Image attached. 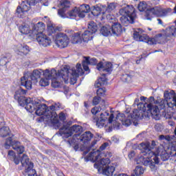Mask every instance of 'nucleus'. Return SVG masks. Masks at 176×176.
I'll return each mask as SVG.
<instances>
[{
	"label": "nucleus",
	"instance_id": "obj_1",
	"mask_svg": "<svg viewBox=\"0 0 176 176\" xmlns=\"http://www.w3.org/2000/svg\"><path fill=\"white\" fill-rule=\"evenodd\" d=\"M164 99H162L158 106L152 105L151 103H139L138 104V109H134L133 113L129 114L118 113L113 120V113L110 111H104L100 114V129L107 127L109 124H112L113 127L116 130L120 129L122 124L126 127H129L133 122L140 120L145 116H152L153 119L159 120L160 119V109H165V119H174V112L176 109V96L174 92L166 91L164 94Z\"/></svg>",
	"mask_w": 176,
	"mask_h": 176
},
{
	"label": "nucleus",
	"instance_id": "obj_2",
	"mask_svg": "<svg viewBox=\"0 0 176 176\" xmlns=\"http://www.w3.org/2000/svg\"><path fill=\"white\" fill-rule=\"evenodd\" d=\"M27 90L19 88L16 91L14 96V100H16L21 107H25L26 111L32 113L35 111L36 115L41 116L39 122H51L52 124L58 126V117L57 116V111L54 104L47 107L45 104H41V100L38 99H31V98H25Z\"/></svg>",
	"mask_w": 176,
	"mask_h": 176
},
{
	"label": "nucleus",
	"instance_id": "obj_3",
	"mask_svg": "<svg viewBox=\"0 0 176 176\" xmlns=\"http://www.w3.org/2000/svg\"><path fill=\"white\" fill-rule=\"evenodd\" d=\"M138 148L142 151L140 156L136 159L137 164L149 166L151 171L157 170L156 164H159L158 156H160L162 162H166L170 156H176V142L169 144L166 150L156 147V153L151 149V144L148 142L140 143Z\"/></svg>",
	"mask_w": 176,
	"mask_h": 176
},
{
	"label": "nucleus",
	"instance_id": "obj_4",
	"mask_svg": "<svg viewBox=\"0 0 176 176\" xmlns=\"http://www.w3.org/2000/svg\"><path fill=\"white\" fill-rule=\"evenodd\" d=\"M41 72L43 74V76L47 79L53 80L55 78H58L61 75L62 79H63L65 83H68V80L71 82H76V78L79 76L83 75V69H82V65L79 63L76 65V67L72 69L68 68V66L64 67L60 70L56 71L54 69L50 70L46 69L45 71L41 69Z\"/></svg>",
	"mask_w": 176,
	"mask_h": 176
},
{
	"label": "nucleus",
	"instance_id": "obj_5",
	"mask_svg": "<svg viewBox=\"0 0 176 176\" xmlns=\"http://www.w3.org/2000/svg\"><path fill=\"white\" fill-rule=\"evenodd\" d=\"M176 36V25L170 26L164 30L162 33L155 35V38H149L148 35L144 34V30L138 28L133 32V38L138 42H145L148 45H156L157 43H164L167 38Z\"/></svg>",
	"mask_w": 176,
	"mask_h": 176
},
{
	"label": "nucleus",
	"instance_id": "obj_6",
	"mask_svg": "<svg viewBox=\"0 0 176 176\" xmlns=\"http://www.w3.org/2000/svg\"><path fill=\"white\" fill-rule=\"evenodd\" d=\"M60 6L62 8L58 10V14L62 19H74L75 17H81L83 19L85 15L80 14L78 8H75L74 10L67 12L68 9L71 7V1L69 0H60Z\"/></svg>",
	"mask_w": 176,
	"mask_h": 176
},
{
	"label": "nucleus",
	"instance_id": "obj_7",
	"mask_svg": "<svg viewBox=\"0 0 176 176\" xmlns=\"http://www.w3.org/2000/svg\"><path fill=\"white\" fill-rule=\"evenodd\" d=\"M45 28V23H37L33 26V35H36V40L40 45L46 47L52 43V40L43 33Z\"/></svg>",
	"mask_w": 176,
	"mask_h": 176
},
{
	"label": "nucleus",
	"instance_id": "obj_8",
	"mask_svg": "<svg viewBox=\"0 0 176 176\" xmlns=\"http://www.w3.org/2000/svg\"><path fill=\"white\" fill-rule=\"evenodd\" d=\"M45 28V23H37L33 26V35H36V40L40 45L46 47L52 43V40L43 33Z\"/></svg>",
	"mask_w": 176,
	"mask_h": 176
},
{
	"label": "nucleus",
	"instance_id": "obj_9",
	"mask_svg": "<svg viewBox=\"0 0 176 176\" xmlns=\"http://www.w3.org/2000/svg\"><path fill=\"white\" fill-rule=\"evenodd\" d=\"M120 14L122 16L120 20L122 25L127 27L129 24H133L135 20V10L133 6H126L120 10Z\"/></svg>",
	"mask_w": 176,
	"mask_h": 176
},
{
	"label": "nucleus",
	"instance_id": "obj_10",
	"mask_svg": "<svg viewBox=\"0 0 176 176\" xmlns=\"http://www.w3.org/2000/svg\"><path fill=\"white\" fill-rule=\"evenodd\" d=\"M138 8L140 12H145V10H148L149 14H154V16H156L157 17H166V16L173 12L171 8H162L160 7L148 8V5L145 1L140 2L138 4Z\"/></svg>",
	"mask_w": 176,
	"mask_h": 176
},
{
	"label": "nucleus",
	"instance_id": "obj_11",
	"mask_svg": "<svg viewBox=\"0 0 176 176\" xmlns=\"http://www.w3.org/2000/svg\"><path fill=\"white\" fill-rule=\"evenodd\" d=\"M94 135L90 131H86L82 135L74 134L72 138H69L67 143L69 146H73L74 148L76 151V149H79V143L82 142V144H87L89 141H91V138H93Z\"/></svg>",
	"mask_w": 176,
	"mask_h": 176
},
{
	"label": "nucleus",
	"instance_id": "obj_12",
	"mask_svg": "<svg viewBox=\"0 0 176 176\" xmlns=\"http://www.w3.org/2000/svg\"><path fill=\"white\" fill-rule=\"evenodd\" d=\"M111 160L109 158H102L96 162L94 168H97L98 173L102 172L104 175L113 176L115 171V166H109Z\"/></svg>",
	"mask_w": 176,
	"mask_h": 176
},
{
	"label": "nucleus",
	"instance_id": "obj_13",
	"mask_svg": "<svg viewBox=\"0 0 176 176\" xmlns=\"http://www.w3.org/2000/svg\"><path fill=\"white\" fill-rule=\"evenodd\" d=\"M83 131V128L80 125H73L69 128L68 125H63L62 128L59 129V134L63 138H68L72 135V134H79Z\"/></svg>",
	"mask_w": 176,
	"mask_h": 176
},
{
	"label": "nucleus",
	"instance_id": "obj_14",
	"mask_svg": "<svg viewBox=\"0 0 176 176\" xmlns=\"http://www.w3.org/2000/svg\"><path fill=\"white\" fill-rule=\"evenodd\" d=\"M107 146H109V142L103 143L99 150L96 151H91L86 157L87 162H92V163H95V162H98V160H101V156L102 153H101V151H104L107 149Z\"/></svg>",
	"mask_w": 176,
	"mask_h": 176
},
{
	"label": "nucleus",
	"instance_id": "obj_15",
	"mask_svg": "<svg viewBox=\"0 0 176 176\" xmlns=\"http://www.w3.org/2000/svg\"><path fill=\"white\" fill-rule=\"evenodd\" d=\"M97 30V24L94 23V21L89 22L88 24V30H85L81 36L83 42H89V41H91L94 37L93 34H96Z\"/></svg>",
	"mask_w": 176,
	"mask_h": 176
},
{
	"label": "nucleus",
	"instance_id": "obj_16",
	"mask_svg": "<svg viewBox=\"0 0 176 176\" xmlns=\"http://www.w3.org/2000/svg\"><path fill=\"white\" fill-rule=\"evenodd\" d=\"M4 146L6 149H9V148L12 146V149H14V151H16V152H17L19 155L24 153V151H25L24 146L21 145V143H20V142L13 141L12 138H8L6 140Z\"/></svg>",
	"mask_w": 176,
	"mask_h": 176
},
{
	"label": "nucleus",
	"instance_id": "obj_17",
	"mask_svg": "<svg viewBox=\"0 0 176 176\" xmlns=\"http://www.w3.org/2000/svg\"><path fill=\"white\" fill-rule=\"evenodd\" d=\"M53 36H55V43L58 47H60V49H64L68 46L69 38L67 34L57 32L56 34L53 35Z\"/></svg>",
	"mask_w": 176,
	"mask_h": 176
},
{
	"label": "nucleus",
	"instance_id": "obj_18",
	"mask_svg": "<svg viewBox=\"0 0 176 176\" xmlns=\"http://www.w3.org/2000/svg\"><path fill=\"white\" fill-rule=\"evenodd\" d=\"M116 6H118V5L115 3H110L107 6H104V12H102V14H104L109 21L115 20V16H113V13L115 12Z\"/></svg>",
	"mask_w": 176,
	"mask_h": 176
},
{
	"label": "nucleus",
	"instance_id": "obj_19",
	"mask_svg": "<svg viewBox=\"0 0 176 176\" xmlns=\"http://www.w3.org/2000/svg\"><path fill=\"white\" fill-rule=\"evenodd\" d=\"M31 5L27 1H23L21 6L16 8V13L18 17L23 19L25 16V13L30 10Z\"/></svg>",
	"mask_w": 176,
	"mask_h": 176
},
{
	"label": "nucleus",
	"instance_id": "obj_20",
	"mask_svg": "<svg viewBox=\"0 0 176 176\" xmlns=\"http://www.w3.org/2000/svg\"><path fill=\"white\" fill-rule=\"evenodd\" d=\"M96 68L98 71H102L103 72H107L109 74L112 72L113 67L111 63L105 62L103 63L102 62H100L98 63Z\"/></svg>",
	"mask_w": 176,
	"mask_h": 176
},
{
	"label": "nucleus",
	"instance_id": "obj_21",
	"mask_svg": "<svg viewBox=\"0 0 176 176\" xmlns=\"http://www.w3.org/2000/svg\"><path fill=\"white\" fill-rule=\"evenodd\" d=\"M14 51L19 56H26L30 52V47L25 44H18L15 46Z\"/></svg>",
	"mask_w": 176,
	"mask_h": 176
},
{
	"label": "nucleus",
	"instance_id": "obj_22",
	"mask_svg": "<svg viewBox=\"0 0 176 176\" xmlns=\"http://www.w3.org/2000/svg\"><path fill=\"white\" fill-rule=\"evenodd\" d=\"M69 39L72 43L76 45V43H82V38H80V33L75 32L74 30L67 31Z\"/></svg>",
	"mask_w": 176,
	"mask_h": 176
},
{
	"label": "nucleus",
	"instance_id": "obj_23",
	"mask_svg": "<svg viewBox=\"0 0 176 176\" xmlns=\"http://www.w3.org/2000/svg\"><path fill=\"white\" fill-rule=\"evenodd\" d=\"M97 64V59L96 58H90V56L85 57V60L82 61L83 69L87 72L90 71L89 65H96Z\"/></svg>",
	"mask_w": 176,
	"mask_h": 176
},
{
	"label": "nucleus",
	"instance_id": "obj_24",
	"mask_svg": "<svg viewBox=\"0 0 176 176\" xmlns=\"http://www.w3.org/2000/svg\"><path fill=\"white\" fill-rule=\"evenodd\" d=\"M111 25V35L113 36H119L120 34H122L123 31V28H122V25L119 23H114L113 24L110 25Z\"/></svg>",
	"mask_w": 176,
	"mask_h": 176
},
{
	"label": "nucleus",
	"instance_id": "obj_25",
	"mask_svg": "<svg viewBox=\"0 0 176 176\" xmlns=\"http://www.w3.org/2000/svg\"><path fill=\"white\" fill-rule=\"evenodd\" d=\"M25 75H27L33 83H36L38 82V79H39L41 75H42V71H41V69H34L32 73H27Z\"/></svg>",
	"mask_w": 176,
	"mask_h": 176
},
{
	"label": "nucleus",
	"instance_id": "obj_26",
	"mask_svg": "<svg viewBox=\"0 0 176 176\" xmlns=\"http://www.w3.org/2000/svg\"><path fill=\"white\" fill-rule=\"evenodd\" d=\"M32 80L30 79V77L24 74V76L21 78V85L24 86L27 90H31L32 89Z\"/></svg>",
	"mask_w": 176,
	"mask_h": 176
},
{
	"label": "nucleus",
	"instance_id": "obj_27",
	"mask_svg": "<svg viewBox=\"0 0 176 176\" xmlns=\"http://www.w3.org/2000/svg\"><path fill=\"white\" fill-rule=\"evenodd\" d=\"M5 120L3 118H0V137H8L9 135L10 129L9 127L5 126Z\"/></svg>",
	"mask_w": 176,
	"mask_h": 176
},
{
	"label": "nucleus",
	"instance_id": "obj_28",
	"mask_svg": "<svg viewBox=\"0 0 176 176\" xmlns=\"http://www.w3.org/2000/svg\"><path fill=\"white\" fill-rule=\"evenodd\" d=\"M33 25V28H34ZM19 32H21V34H23V35H28V34H32V35H34V29H32V30H31V28H30V25H21V26H19Z\"/></svg>",
	"mask_w": 176,
	"mask_h": 176
},
{
	"label": "nucleus",
	"instance_id": "obj_29",
	"mask_svg": "<svg viewBox=\"0 0 176 176\" xmlns=\"http://www.w3.org/2000/svg\"><path fill=\"white\" fill-rule=\"evenodd\" d=\"M58 79L64 82V79L60 76L58 78H55L52 80V86L54 89H58L59 87H63V82L58 81Z\"/></svg>",
	"mask_w": 176,
	"mask_h": 176
},
{
	"label": "nucleus",
	"instance_id": "obj_30",
	"mask_svg": "<svg viewBox=\"0 0 176 176\" xmlns=\"http://www.w3.org/2000/svg\"><path fill=\"white\" fill-rule=\"evenodd\" d=\"M100 33L103 36H110L112 35V32L111 30V25H106L100 29Z\"/></svg>",
	"mask_w": 176,
	"mask_h": 176
},
{
	"label": "nucleus",
	"instance_id": "obj_31",
	"mask_svg": "<svg viewBox=\"0 0 176 176\" xmlns=\"http://www.w3.org/2000/svg\"><path fill=\"white\" fill-rule=\"evenodd\" d=\"M80 14H83L84 17L86 13L90 12V6L87 4H82L78 8H77Z\"/></svg>",
	"mask_w": 176,
	"mask_h": 176
},
{
	"label": "nucleus",
	"instance_id": "obj_32",
	"mask_svg": "<svg viewBox=\"0 0 176 176\" xmlns=\"http://www.w3.org/2000/svg\"><path fill=\"white\" fill-rule=\"evenodd\" d=\"M63 28L60 26L54 27L53 25L47 26V32L49 35H53V34H56L57 31H61Z\"/></svg>",
	"mask_w": 176,
	"mask_h": 176
},
{
	"label": "nucleus",
	"instance_id": "obj_33",
	"mask_svg": "<svg viewBox=\"0 0 176 176\" xmlns=\"http://www.w3.org/2000/svg\"><path fill=\"white\" fill-rule=\"evenodd\" d=\"M101 13L102 14L104 13V11L101 10V7L98 6H95L92 7L91 14H93V16H94L95 17H97L98 16H100Z\"/></svg>",
	"mask_w": 176,
	"mask_h": 176
},
{
	"label": "nucleus",
	"instance_id": "obj_34",
	"mask_svg": "<svg viewBox=\"0 0 176 176\" xmlns=\"http://www.w3.org/2000/svg\"><path fill=\"white\" fill-rule=\"evenodd\" d=\"M106 75V74H103L102 77L99 78L95 85L96 87H100V86H102V85H105V83H107V78L105 77Z\"/></svg>",
	"mask_w": 176,
	"mask_h": 176
},
{
	"label": "nucleus",
	"instance_id": "obj_35",
	"mask_svg": "<svg viewBox=\"0 0 176 176\" xmlns=\"http://www.w3.org/2000/svg\"><path fill=\"white\" fill-rule=\"evenodd\" d=\"M49 78H41V80L39 81V85L40 86L43 87H46V86H49Z\"/></svg>",
	"mask_w": 176,
	"mask_h": 176
},
{
	"label": "nucleus",
	"instance_id": "obj_36",
	"mask_svg": "<svg viewBox=\"0 0 176 176\" xmlns=\"http://www.w3.org/2000/svg\"><path fill=\"white\" fill-rule=\"evenodd\" d=\"M121 80L122 82H130V80H131V76L127 74H123L121 76Z\"/></svg>",
	"mask_w": 176,
	"mask_h": 176
},
{
	"label": "nucleus",
	"instance_id": "obj_37",
	"mask_svg": "<svg viewBox=\"0 0 176 176\" xmlns=\"http://www.w3.org/2000/svg\"><path fill=\"white\" fill-rule=\"evenodd\" d=\"M105 91H107L105 88H99L97 90L96 94H97L98 96H100V97H102V96H105Z\"/></svg>",
	"mask_w": 176,
	"mask_h": 176
},
{
	"label": "nucleus",
	"instance_id": "obj_38",
	"mask_svg": "<svg viewBox=\"0 0 176 176\" xmlns=\"http://www.w3.org/2000/svg\"><path fill=\"white\" fill-rule=\"evenodd\" d=\"M100 100L101 98L100 96H95L93 99L94 105H98V104H100Z\"/></svg>",
	"mask_w": 176,
	"mask_h": 176
},
{
	"label": "nucleus",
	"instance_id": "obj_39",
	"mask_svg": "<svg viewBox=\"0 0 176 176\" xmlns=\"http://www.w3.org/2000/svg\"><path fill=\"white\" fill-rule=\"evenodd\" d=\"M155 129L156 131H162V130H163V125L161 124H156L155 125Z\"/></svg>",
	"mask_w": 176,
	"mask_h": 176
},
{
	"label": "nucleus",
	"instance_id": "obj_40",
	"mask_svg": "<svg viewBox=\"0 0 176 176\" xmlns=\"http://www.w3.org/2000/svg\"><path fill=\"white\" fill-rule=\"evenodd\" d=\"M97 144V140H94L91 145L88 147V151H91V149H93V151H94V146Z\"/></svg>",
	"mask_w": 176,
	"mask_h": 176
},
{
	"label": "nucleus",
	"instance_id": "obj_41",
	"mask_svg": "<svg viewBox=\"0 0 176 176\" xmlns=\"http://www.w3.org/2000/svg\"><path fill=\"white\" fill-rule=\"evenodd\" d=\"M26 1L29 3L30 6H34L36 3H38V0H27Z\"/></svg>",
	"mask_w": 176,
	"mask_h": 176
},
{
	"label": "nucleus",
	"instance_id": "obj_42",
	"mask_svg": "<svg viewBox=\"0 0 176 176\" xmlns=\"http://www.w3.org/2000/svg\"><path fill=\"white\" fill-rule=\"evenodd\" d=\"M59 119L62 120V122H64V120H65V114L64 113H59Z\"/></svg>",
	"mask_w": 176,
	"mask_h": 176
},
{
	"label": "nucleus",
	"instance_id": "obj_43",
	"mask_svg": "<svg viewBox=\"0 0 176 176\" xmlns=\"http://www.w3.org/2000/svg\"><path fill=\"white\" fill-rule=\"evenodd\" d=\"M91 113H93V115H97V113H98V107H94L91 111Z\"/></svg>",
	"mask_w": 176,
	"mask_h": 176
},
{
	"label": "nucleus",
	"instance_id": "obj_44",
	"mask_svg": "<svg viewBox=\"0 0 176 176\" xmlns=\"http://www.w3.org/2000/svg\"><path fill=\"white\" fill-rule=\"evenodd\" d=\"M129 159H133L135 156V152L134 151H131V153L129 154Z\"/></svg>",
	"mask_w": 176,
	"mask_h": 176
},
{
	"label": "nucleus",
	"instance_id": "obj_45",
	"mask_svg": "<svg viewBox=\"0 0 176 176\" xmlns=\"http://www.w3.org/2000/svg\"><path fill=\"white\" fill-rule=\"evenodd\" d=\"M8 156H12V157H14V151H8Z\"/></svg>",
	"mask_w": 176,
	"mask_h": 176
},
{
	"label": "nucleus",
	"instance_id": "obj_46",
	"mask_svg": "<svg viewBox=\"0 0 176 176\" xmlns=\"http://www.w3.org/2000/svg\"><path fill=\"white\" fill-rule=\"evenodd\" d=\"M14 162L15 163V164H19L20 163V159H19V157H14Z\"/></svg>",
	"mask_w": 176,
	"mask_h": 176
},
{
	"label": "nucleus",
	"instance_id": "obj_47",
	"mask_svg": "<svg viewBox=\"0 0 176 176\" xmlns=\"http://www.w3.org/2000/svg\"><path fill=\"white\" fill-rule=\"evenodd\" d=\"M60 103L59 102H57V103H54V107H55V109L57 110L60 108Z\"/></svg>",
	"mask_w": 176,
	"mask_h": 176
},
{
	"label": "nucleus",
	"instance_id": "obj_48",
	"mask_svg": "<svg viewBox=\"0 0 176 176\" xmlns=\"http://www.w3.org/2000/svg\"><path fill=\"white\" fill-rule=\"evenodd\" d=\"M6 61H5L3 59L0 60V65H6Z\"/></svg>",
	"mask_w": 176,
	"mask_h": 176
},
{
	"label": "nucleus",
	"instance_id": "obj_49",
	"mask_svg": "<svg viewBox=\"0 0 176 176\" xmlns=\"http://www.w3.org/2000/svg\"><path fill=\"white\" fill-rule=\"evenodd\" d=\"M56 173H57L58 176H64V173H63V172H61V170H58L56 172Z\"/></svg>",
	"mask_w": 176,
	"mask_h": 176
},
{
	"label": "nucleus",
	"instance_id": "obj_50",
	"mask_svg": "<svg viewBox=\"0 0 176 176\" xmlns=\"http://www.w3.org/2000/svg\"><path fill=\"white\" fill-rule=\"evenodd\" d=\"M148 100L150 102H153V101H155V98H153V96H151Z\"/></svg>",
	"mask_w": 176,
	"mask_h": 176
},
{
	"label": "nucleus",
	"instance_id": "obj_51",
	"mask_svg": "<svg viewBox=\"0 0 176 176\" xmlns=\"http://www.w3.org/2000/svg\"><path fill=\"white\" fill-rule=\"evenodd\" d=\"M142 138V133H140L137 135V138H140L139 140H142L141 138Z\"/></svg>",
	"mask_w": 176,
	"mask_h": 176
},
{
	"label": "nucleus",
	"instance_id": "obj_52",
	"mask_svg": "<svg viewBox=\"0 0 176 176\" xmlns=\"http://www.w3.org/2000/svg\"><path fill=\"white\" fill-rule=\"evenodd\" d=\"M140 100L141 101H145L146 100V98L145 96H141Z\"/></svg>",
	"mask_w": 176,
	"mask_h": 176
},
{
	"label": "nucleus",
	"instance_id": "obj_53",
	"mask_svg": "<svg viewBox=\"0 0 176 176\" xmlns=\"http://www.w3.org/2000/svg\"><path fill=\"white\" fill-rule=\"evenodd\" d=\"M156 146V142L152 141L151 142V146Z\"/></svg>",
	"mask_w": 176,
	"mask_h": 176
},
{
	"label": "nucleus",
	"instance_id": "obj_54",
	"mask_svg": "<svg viewBox=\"0 0 176 176\" xmlns=\"http://www.w3.org/2000/svg\"><path fill=\"white\" fill-rule=\"evenodd\" d=\"M158 24H163V22L162 21V19H157Z\"/></svg>",
	"mask_w": 176,
	"mask_h": 176
},
{
	"label": "nucleus",
	"instance_id": "obj_55",
	"mask_svg": "<svg viewBox=\"0 0 176 176\" xmlns=\"http://www.w3.org/2000/svg\"><path fill=\"white\" fill-rule=\"evenodd\" d=\"M117 176H127V174H126V173H121V174H118Z\"/></svg>",
	"mask_w": 176,
	"mask_h": 176
},
{
	"label": "nucleus",
	"instance_id": "obj_56",
	"mask_svg": "<svg viewBox=\"0 0 176 176\" xmlns=\"http://www.w3.org/2000/svg\"><path fill=\"white\" fill-rule=\"evenodd\" d=\"M170 126H174L175 123L174 122H169Z\"/></svg>",
	"mask_w": 176,
	"mask_h": 176
},
{
	"label": "nucleus",
	"instance_id": "obj_57",
	"mask_svg": "<svg viewBox=\"0 0 176 176\" xmlns=\"http://www.w3.org/2000/svg\"><path fill=\"white\" fill-rule=\"evenodd\" d=\"M173 13H175V14H176V6H175V7L174 8V12H173Z\"/></svg>",
	"mask_w": 176,
	"mask_h": 176
},
{
	"label": "nucleus",
	"instance_id": "obj_58",
	"mask_svg": "<svg viewBox=\"0 0 176 176\" xmlns=\"http://www.w3.org/2000/svg\"><path fill=\"white\" fill-rule=\"evenodd\" d=\"M85 107L87 108V103L85 102Z\"/></svg>",
	"mask_w": 176,
	"mask_h": 176
},
{
	"label": "nucleus",
	"instance_id": "obj_59",
	"mask_svg": "<svg viewBox=\"0 0 176 176\" xmlns=\"http://www.w3.org/2000/svg\"><path fill=\"white\" fill-rule=\"evenodd\" d=\"M157 52H159L158 50H155L154 52H153L152 53H157Z\"/></svg>",
	"mask_w": 176,
	"mask_h": 176
},
{
	"label": "nucleus",
	"instance_id": "obj_60",
	"mask_svg": "<svg viewBox=\"0 0 176 176\" xmlns=\"http://www.w3.org/2000/svg\"><path fill=\"white\" fill-rule=\"evenodd\" d=\"M136 64H140V60H136Z\"/></svg>",
	"mask_w": 176,
	"mask_h": 176
},
{
	"label": "nucleus",
	"instance_id": "obj_61",
	"mask_svg": "<svg viewBox=\"0 0 176 176\" xmlns=\"http://www.w3.org/2000/svg\"><path fill=\"white\" fill-rule=\"evenodd\" d=\"M147 20H152V19L149 18V17H146Z\"/></svg>",
	"mask_w": 176,
	"mask_h": 176
},
{
	"label": "nucleus",
	"instance_id": "obj_62",
	"mask_svg": "<svg viewBox=\"0 0 176 176\" xmlns=\"http://www.w3.org/2000/svg\"><path fill=\"white\" fill-rule=\"evenodd\" d=\"M137 101H138V99H135V102H137Z\"/></svg>",
	"mask_w": 176,
	"mask_h": 176
},
{
	"label": "nucleus",
	"instance_id": "obj_63",
	"mask_svg": "<svg viewBox=\"0 0 176 176\" xmlns=\"http://www.w3.org/2000/svg\"><path fill=\"white\" fill-rule=\"evenodd\" d=\"M149 31H151V28H148Z\"/></svg>",
	"mask_w": 176,
	"mask_h": 176
},
{
	"label": "nucleus",
	"instance_id": "obj_64",
	"mask_svg": "<svg viewBox=\"0 0 176 176\" xmlns=\"http://www.w3.org/2000/svg\"><path fill=\"white\" fill-rule=\"evenodd\" d=\"M3 58H6V57H4Z\"/></svg>",
	"mask_w": 176,
	"mask_h": 176
}]
</instances>
